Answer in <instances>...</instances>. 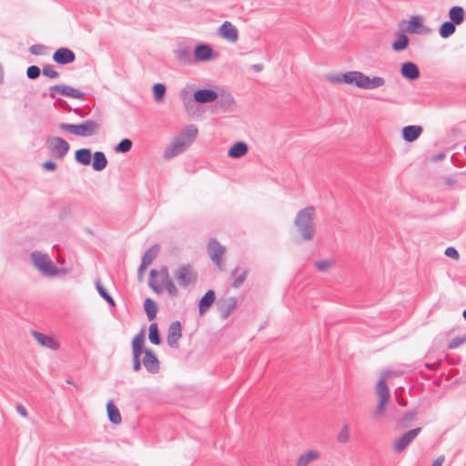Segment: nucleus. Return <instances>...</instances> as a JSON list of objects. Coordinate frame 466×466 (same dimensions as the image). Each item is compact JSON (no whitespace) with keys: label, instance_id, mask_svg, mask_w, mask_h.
<instances>
[{"label":"nucleus","instance_id":"f257e3e1","mask_svg":"<svg viewBox=\"0 0 466 466\" xmlns=\"http://www.w3.org/2000/svg\"><path fill=\"white\" fill-rule=\"evenodd\" d=\"M327 80L335 84L354 85L359 88L372 90L379 88L385 84V79L380 76H373L372 78L360 71H349L344 74L328 75Z\"/></svg>","mask_w":466,"mask_h":466},{"label":"nucleus","instance_id":"f03ea898","mask_svg":"<svg viewBox=\"0 0 466 466\" xmlns=\"http://www.w3.org/2000/svg\"><path fill=\"white\" fill-rule=\"evenodd\" d=\"M314 217L315 208L312 206L300 209L295 217L294 225L304 241H310L314 238L316 233Z\"/></svg>","mask_w":466,"mask_h":466},{"label":"nucleus","instance_id":"7ed1b4c3","mask_svg":"<svg viewBox=\"0 0 466 466\" xmlns=\"http://www.w3.org/2000/svg\"><path fill=\"white\" fill-rule=\"evenodd\" d=\"M58 127L62 131H66L78 137H92L98 134L100 130V125L93 119H87L79 124L61 123Z\"/></svg>","mask_w":466,"mask_h":466},{"label":"nucleus","instance_id":"20e7f679","mask_svg":"<svg viewBox=\"0 0 466 466\" xmlns=\"http://www.w3.org/2000/svg\"><path fill=\"white\" fill-rule=\"evenodd\" d=\"M174 277L181 288L196 285L198 273L189 264L180 265L174 272Z\"/></svg>","mask_w":466,"mask_h":466},{"label":"nucleus","instance_id":"39448f33","mask_svg":"<svg viewBox=\"0 0 466 466\" xmlns=\"http://www.w3.org/2000/svg\"><path fill=\"white\" fill-rule=\"evenodd\" d=\"M31 258L35 267L46 276H56L57 272L56 267L49 259L48 256L40 251H34Z\"/></svg>","mask_w":466,"mask_h":466},{"label":"nucleus","instance_id":"423d86ee","mask_svg":"<svg viewBox=\"0 0 466 466\" xmlns=\"http://www.w3.org/2000/svg\"><path fill=\"white\" fill-rule=\"evenodd\" d=\"M46 145L54 157L62 159L68 153L70 145L60 137H51L46 140Z\"/></svg>","mask_w":466,"mask_h":466},{"label":"nucleus","instance_id":"0eeeda50","mask_svg":"<svg viewBox=\"0 0 466 466\" xmlns=\"http://www.w3.org/2000/svg\"><path fill=\"white\" fill-rule=\"evenodd\" d=\"M56 94L77 99L85 96L84 92L66 85H56L49 88V96L51 98H56Z\"/></svg>","mask_w":466,"mask_h":466},{"label":"nucleus","instance_id":"6e6552de","mask_svg":"<svg viewBox=\"0 0 466 466\" xmlns=\"http://www.w3.org/2000/svg\"><path fill=\"white\" fill-rule=\"evenodd\" d=\"M421 429L420 427L411 429L406 431L399 439H396L393 442V450L395 452H401L404 451L410 443L419 435Z\"/></svg>","mask_w":466,"mask_h":466},{"label":"nucleus","instance_id":"1a4fd4ad","mask_svg":"<svg viewBox=\"0 0 466 466\" xmlns=\"http://www.w3.org/2000/svg\"><path fill=\"white\" fill-rule=\"evenodd\" d=\"M208 252L210 259L219 268H222V257L226 252V248L215 238L209 240L208 244Z\"/></svg>","mask_w":466,"mask_h":466},{"label":"nucleus","instance_id":"9d476101","mask_svg":"<svg viewBox=\"0 0 466 466\" xmlns=\"http://www.w3.org/2000/svg\"><path fill=\"white\" fill-rule=\"evenodd\" d=\"M143 354L142 363L147 371L151 374L157 373L160 370V363L155 352L151 349H146Z\"/></svg>","mask_w":466,"mask_h":466},{"label":"nucleus","instance_id":"9b49d317","mask_svg":"<svg viewBox=\"0 0 466 466\" xmlns=\"http://www.w3.org/2000/svg\"><path fill=\"white\" fill-rule=\"evenodd\" d=\"M182 337L181 324L179 321H173L167 330V342L172 349H178V340Z\"/></svg>","mask_w":466,"mask_h":466},{"label":"nucleus","instance_id":"f8f14e48","mask_svg":"<svg viewBox=\"0 0 466 466\" xmlns=\"http://www.w3.org/2000/svg\"><path fill=\"white\" fill-rule=\"evenodd\" d=\"M188 146L189 143H187L181 137H176L165 149L164 157L166 159H171L185 151Z\"/></svg>","mask_w":466,"mask_h":466},{"label":"nucleus","instance_id":"ddd939ff","mask_svg":"<svg viewBox=\"0 0 466 466\" xmlns=\"http://www.w3.org/2000/svg\"><path fill=\"white\" fill-rule=\"evenodd\" d=\"M53 61L58 65H68L76 60V54L68 47H60L53 54Z\"/></svg>","mask_w":466,"mask_h":466},{"label":"nucleus","instance_id":"4468645a","mask_svg":"<svg viewBox=\"0 0 466 466\" xmlns=\"http://www.w3.org/2000/svg\"><path fill=\"white\" fill-rule=\"evenodd\" d=\"M214 50L208 44H198L194 49V62H206L213 58Z\"/></svg>","mask_w":466,"mask_h":466},{"label":"nucleus","instance_id":"2eb2a0df","mask_svg":"<svg viewBox=\"0 0 466 466\" xmlns=\"http://www.w3.org/2000/svg\"><path fill=\"white\" fill-rule=\"evenodd\" d=\"M218 93L213 89L202 88L198 89L193 94V99L198 104H207L214 102L218 99Z\"/></svg>","mask_w":466,"mask_h":466},{"label":"nucleus","instance_id":"dca6fc26","mask_svg":"<svg viewBox=\"0 0 466 466\" xmlns=\"http://www.w3.org/2000/svg\"><path fill=\"white\" fill-rule=\"evenodd\" d=\"M219 35L226 40L235 43L238 39V31L229 21H225L218 29Z\"/></svg>","mask_w":466,"mask_h":466},{"label":"nucleus","instance_id":"f3484780","mask_svg":"<svg viewBox=\"0 0 466 466\" xmlns=\"http://www.w3.org/2000/svg\"><path fill=\"white\" fill-rule=\"evenodd\" d=\"M217 106L224 112H233L235 109V99L231 94L228 92H222L218 94V97L216 100Z\"/></svg>","mask_w":466,"mask_h":466},{"label":"nucleus","instance_id":"a211bd4d","mask_svg":"<svg viewBox=\"0 0 466 466\" xmlns=\"http://www.w3.org/2000/svg\"><path fill=\"white\" fill-rule=\"evenodd\" d=\"M401 76L408 80H415L420 76V70L413 62H405L400 67Z\"/></svg>","mask_w":466,"mask_h":466},{"label":"nucleus","instance_id":"6ab92c4d","mask_svg":"<svg viewBox=\"0 0 466 466\" xmlns=\"http://www.w3.org/2000/svg\"><path fill=\"white\" fill-rule=\"evenodd\" d=\"M237 307L235 298H228L219 302L218 310L223 319H227Z\"/></svg>","mask_w":466,"mask_h":466},{"label":"nucleus","instance_id":"aec40b11","mask_svg":"<svg viewBox=\"0 0 466 466\" xmlns=\"http://www.w3.org/2000/svg\"><path fill=\"white\" fill-rule=\"evenodd\" d=\"M216 300V294L213 289H208L198 302V311L200 315L205 312L213 305Z\"/></svg>","mask_w":466,"mask_h":466},{"label":"nucleus","instance_id":"412c9836","mask_svg":"<svg viewBox=\"0 0 466 466\" xmlns=\"http://www.w3.org/2000/svg\"><path fill=\"white\" fill-rule=\"evenodd\" d=\"M423 129L420 126L410 125L402 129V137L406 142H413L419 138Z\"/></svg>","mask_w":466,"mask_h":466},{"label":"nucleus","instance_id":"4be33fe9","mask_svg":"<svg viewBox=\"0 0 466 466\" xmlns=\"http://www.w3.org/2000/svg\"><path fill=\"white\" fill-rule=\"evenodd\" d=\"M35 339L43 347L56 350L58 349V344L54 340V339L50 336L45 335L39 331L32 330L31 331Z\"/></svg>","mask_w":466,"mask_h":466},{"label":"nucleus","instance_id":"5701e85b","mask_svg":"<svg viewBox=\"0 0 466 466\" xmlns=\"http://www.w3.org/2000/svg\"><path fill=\"white\" fill-rule=\"evenodd\" d=\"M145 344V329H142L132 339V354H143L146 351Z\"/></svg>","mask_w":466,"mask_h":466},{"label":"nucleus","instance_id":"b1692460","mask_svg":"<svg viewBox=\"0 0 466 466\" xmlns=\"http://www.w3.org/2000/svg\"><path fill=\"white\" fill-rule=\"evenodd\" d=\"M248 151L247 143L238 141L228 149V156L232 158H239L245 156Z\"/></svg>","mask_w":466,"mask_h":466},{"label":"nucleus","instance_id":"393cba45","mask_svg":"<svg viewBox=\"0 0 466 466\" xmlns=\"http://www.w3.org/2000/svg\"><path fill=\"white\" fill-rule=\"evenodd\" d=\"M466 13L463 7L460 5H454L449 10L450 21L454 23L456 25L462 24L465 20Z\"/></svg>","mask_w":466,"mask_h":466},{"label":"nucleus","instance_id":"a878e982","mask_svg":"<svg viewBox=\"0 0 466 466\" xmlns=\"http://www.w3.org/2000/svg\"><path fill=\"white\" fill-rule=\"evenodd\" d=\"M175 57L183 65L194 64V57L191 55V51L187 47H181L174 51Z\"/></svg>","mask_w":466,"mask_h":466},{"label":"nucleus","instance_id":"bb28decb","mask_svg":"<svg viewBox=\"0 0 466 466\" xmlns=\"http://www.w3.org/2000/svg\"><path fill=\"white\" fill-rule=\"evenodd\" d=\"M107 158L104 152L96 151L93 155L92 167L96 171H102L107 166Z\"/></svg>","mask_w":466,"mask_h":466},{"label":"nucleus","instance_id":"cd10ccee","mask_svg":"<svg viewBox=\"0 0 466 466\" xmlns=\"http://www.w3.org/2000/svg\"><path fill=\"white\" fill-rule=\"evenodd\" d=\"M75 159L81 165L88 166L92 161V152L89 148H80L76 151Z\"/></svg>","mask_w":466,"mask_h":466},{"label":"nucleus","instance_id":"c85d7f7f","mask_svg":"<svg viewBox=\"0 0 466 466\" xmlns=\"http://www.w3.org/2000/svg\"><path fill=\"white\" fill-rule=\"evenodd\" d=\"M106 410H107V416H108V420L114 423V424H118L121 422V414L118 410V409L116 408V406L113 403L112 400H109L106 404Z\"/></svg>","mask_w":466,"mask_h":466},{"label":"nucleus","instance_id":"c756f323","mask_svg":"<svg viewBox=\"0 0 466 466\" xmlns=\"http://www.w3.org/2000/svg\"><path fill=\"white\" fill-rule=\"evenodd\" d=\"M456 31V25L451 21H445L439 28V34L442 38H448Z\"/></svg>","mask_w":466,"mask_h":466},{"label":"nucleus","instance_id":"7c9ffc66","mask_svg":"<svg viewBox=\"0 0 466 466\" xmlns=\"http://www.w3.org/2000/svg\"><path fill=\"white\" fill-rule=\"evenodd\" d=\"M144 309L148 319L153 320L157 316L158 309L157 303L153 299L147 298L144 301Z\"/></svg>","mask_w":466,"mask_h":466},{"label":"nucleus","instance_id":"2f4dec72","mask_svg":"<svg viewBox=\"0 0 466 466\" xmlns=\"http://www.w3.org/2000/svg\"><path fill=\"white\" fill-rule=\"evenodd\" d=\"M318 457L319 453L317 451H307L306 453H303L299 457L296 466H308L311 461L316 460Z\"/></svg>","mask_w":466,"mask_h":466},{"label":"nucleus","instance_id":"473e14b6","mask_svg":"<svg viewBox=\"0 0 466 466\" xmlns=\"http://www.w3.org/2000/svg\"><path fill=\"white\" fill-rule=\"evenodd\" d=\"M159 250L160 248L157 244L153 245L149 249H147L142 257V262L144 263V265H150L153 262V260L157 258Z\"/></svg>","mask_w":466,"mask_h":466},{"label":"nucleus","instance_id":"72a5a7b5","mask_svg":"<svg viewBox=\"0 0 466 466\" xmlns=\"http://www.w3.org/2000/svg\"><path fill=\"white\" fill-rule=\"evenodd\" d=\"M376 390L379 396V400H389L390 390L383 377L378 381Z\"/></svg>","mask_w":466,"mask_h":466},{"label":"nucleus","instance_id":"f704fd0d","mask_svg":"<svg viewBox=\"0 0 466 466\" xmlns=\"http://www.w3.org/2000/svg\"><path fill=\"white\" fill-rule=\"evenodd\" d=\"M408 44H409L408 36L403 33H400L398 35L397 39L392 43V49L397 52L402 51V50L406 49V47L408 46Z\"/></svg>","mask_w":466,"mask_h":466},{"label":"nucleus","instance_id":"c9c22d12","mask_svg":"<svg viewBox=\"0 0 466 466\" xmlns=\"http://www.w3.org/2000/svg\"><path fill=\"white\" fill-rule=\"evenodd\" d=\"M148 339L154 345H159L161 343V337L159 334L158 327L157 323H151L149 326Z\"/></svg>","mask_w":466,"mask_h":466},{"label":"nucleus","instance_id":"e433bc0d","mask_svg":"<svg viewBox=\"0 0 466 466\" xmlns=\"http://www.w3.org/2000/svg\"><path fill=\"white\" fill-rule=\"evenodd\" d=\"M422 27H423V25L420 22V18L419 16H412L409 20V25L407 28V32H409L410 34H419L421 32Z\"/></svg>","mask_w":466,"mask_h":466},{"label":"nucleus","instance_id":"4c0bfd02","mask_svg":"<svg viewBox=\"0 0 466 466\" xmlns=\"http://www.w3.org/2000/svg\"><path fill=\"white\" fill-rule=\"evenodd\" d=\"M96 288L99 295L111 306L115 307L116 303L112 296L109 295L106 288L102 285L100 280L96 281Z\"/></svg>","mask_w":466,"mask_h":466},{"label":"nucleus","instance_id":"58836bf2","mask_svg":"<svg viewBox=\"0 0 466 466\" xmlns=\"http://www.w3.org/2000/svg\"><path fill=\"white\" fill-rule=\"evenodd\" d=\"M238 270H239L238 268H236L231 272V277L234 278L232 287L236 288V289L239 288L244 283V281L246 280V278H247V274H248L247 270H243L239 275H238Z\"/></svg>","mask_w":466,"mask_h":466},{"label":"nucleus","instance_id":"ea45409f","mask_svg":"<svg viewBox=\"0 0 466 466\" xmlns=\"http://www.w3.org/2000/svg\"><path fill=\"white\" fill-rule=\"evenodd\" d=\"M166 94V86L161 83H157L153 86V96L157 102L163 100Z\"/></svg>","mask_w":466,"mask_h":466},{"label":"nucleus","instance_id":"a19ab883","mask_svg":"<svg viewBox=\"0 0 466 466\" xmlns=\"http://www.w3.org/2000/svg\"><path fill=\"white\" fill-rule=\"evenodd\" d=\"M133 142L129 138H123L115 147L119 153H127L131 150Z\"/></svg>","mask_w":466,"mask_h":466},{"label":"nucleus","instance_id":"79ce46f5","mask_svg":"<svg viewBox=\"0 0 466 466\" xmlns=\"http://www.w3.org/2000/svg\"><path fill=\"white\" fill-rule=\"evenodd\" d=\"M182 134L189 139L187 143L190 144L198 135V128L194 125H188L183 128Z\"/></svg>","mask_w":466,"mask_h":466},{"label":"nucleus","instance_id":"37998d69","mask_svg":"<svg viewBox=\"0 0 466 466\" xmlns=\"http://www.w3.org/2000/svg\"><path fill=\"white\" fill-rule=\"evenodd\" d=\"M465 342H466V333L463 336L453 338L450 341V343L448 345V349H450V350L457 349L460 346H461L462 344H464Z\"/></svg>","mask_w":466,"mask_h":466},{"label":"nucleus","instance_id":"c03bdc74","mask_svg":"<svg viewBox=\"0 0 466 466\" xmlns=\"http://www.w3.org/2000/svg\"><path fill=\"white\" fill-rule=\"evenodd\" d=\"M164 288L167 289V291L168 292V294L171 296V297H177V294H178V291H177V287L175 286L172 279H167L166 280L164 283H162Z\"/></svg>","mask_w":466,"mask_h":466},{"label":"nucleus","instance_id":"a18cd8bd","mask_svg":"<svg viewBox=\"0 0 466 466\" xmlns=\"http://www.w3.org/2000/svg\"><path fill=\"white\" fill-rule=\"evenodd\" d=\"M41 69L37 66H30L26 69V76L29 79L35 80L39 77Z\"/></svg>","mask_w":466,"mask_h":466},{"label":"nucleus","instance_id":"49530a36","mask_svg":"<svg viewBox=\"0 0 466 466\" xmlns=\"http://www.w3.org/2000/svg\"><path fill=\"white\" fill-rule=\"evenodd\" d=\"M47 47L44 45L35 44L29 47V52L35 56H43L46 54Z\"/></svg>","mask_w":466,"mask_h":466},{"label":"nucleus","instance_id":"de8ad7c7","mask_svg":"<svg viewBox=\"0 0 466 466\" xmlns=\"http://www.w3.org/2000/svg\"><path fill=\"white\" fill-rule=\"evenodd\" d=\"M42 73L44 76L50 78H57L59 76V73L56 71L51 65H45L42 69Z\"/></svg>","mask_w":466,"mask_h":466},{"label":"nucleus","instance_id":"09e8293b","mask_svg":"<svg viewBox=\"0 0 466 466\" xmlns=\"http://www.w3.org/2000/svg\"><path fill=\"white\" fill-rule=\"evenodd\" d=\"M333 262L331 260H318L315 261V267L320 272L327 271L331 266Z\"/></svg>","mask_w":466,"mask_h":466},{"label":"nucleus","instance_id":"8fccbe9b","mask_svg":"<svg viewBox=\"0 0 466 466\" xmlns=\"http://www.w3.org/2000/svg\"><path fill=\"white\" fill-rule=\"evenodd\" d=\"M350 434H349V426L344 425L340 432L339 433L337 440L339 443H345L349 441Z\"/></svg>","mask_w":466,"mask_h":466},{"label":"nucleus","instance_id":"3c124183","mask_svg":"<svg viewBox=\"0 0 466 466\" xmlns=\"http://www.w3.org/2000/svg\"><path fill=\"white\" fill-rule=\"evenodd\" d=\"M141 355L142 354L133 355V370L136 372H138L139 370H141V364H142V360L140 359Z\"/></svg>","mask_w":466,"mask_h":466},{"label":"nucleus","instance_id":"603ef678","mask_svg":"<svg viewBox=\"0 0 466 466\" xmlns=\"http://www.w3.org/2000/svg\"><path fill=\"white\" fill-rule=\"evenodd\" d=\"M387 402H388V400H379L378 406H377L376 410L374 412V415L376 417H379V416L382 415V413L385 410V405H386Z\"/></svg>","mask_w":466,"mask_h":466},{"label":"nucleus","instance_id":"864d4df0","mask_svg":"<svg viewBox=\"0 0 466 466\" xmlns=\"http://www.w3.org/2000/svg\"><path fill=\"white\" fill-rule=\"evenodd\" d=\"M444 254L447 256V257H450V258H455V259H458L460 255H459V252L457 251V249L453 247H449L445 249V252Z\"/></svg>","mask_w":466,"mask_h":466},{"label":"nucleus","instance_id":"5fc2aeb1","mask_svg":"<svg viewBox=\"0 0 466 466\" xmlns=\"http://www.w3.org/2000/svg\"><path fill=\"white\" fill-rule=\"evenodd\" d=\"M42 167L45 170L54 171L56 168V164L52 160H48V161L44 162Z\"/></svg>","mask_w":466,"mask_h":466},{"label":"nucleus","instance_id":"6e6d98bb","mask_svg":"<svg viewBox=\"0 0 466 466\" xmlns=\"http://www.w3.org/2000/svg\"><path fill=\"white\" fill-rule=\"evenodd\" d=\"M148 286L157 294L163 292L164 288L159 285H157L152 279H149Z\"/></svg>","mask_w":466,"mask_h":466},{"label":"nucleus","instance_id":"4d7b16f0","mask_svg":"<svg viewBox=\"0 0 466 466\" xmlns=\"http://www.w3.org/2000/svg\"><path fill=\"white\" fill-rule=\"evenodd\" d=\"M56 105H58L59 106L63 107L66 111H72L71 106L67 104V102L62 98H56Z\"/></svg>","mask_w":466,"mask_h":466},{"label":"nucleus","instance_id":"13d9d810","mask_svg":"<svg viewBox=\"0 0 466 466\" xmlns=\"http://www.w3.org/2000/svg\"><path fill=\"white\" fill-rule=\"evenodd\" d=\"M416 417V412L413 410H409L404 414L403 420L407 423L412 421Z\"/></svg>","mask_w":466,"mask_h":466},{"label":"nucleus","instance_id":"bf43d9fd","mask_svg":"<svg viewBox=\"0 0 466 466\" xmlns=\"http://www.w3.org/2000/svg\"><path fill=\"white\" fill-rule=\"evenodd\" d=\"M160 275L162 276V283H164L167 279H171L168 269L166 267H163L160 269Z\"/></svg>","mask_w":466,"mask_h":466},{"label":"nucleus","instance_id":"052dcab7","mask_svg":"<svg viewBox=\"0 0 466 466\" xmlns=\"http://www.w3.org/2000/svg\"><path fill=\"white\" fill-rule=\"evenodd\" d=\"M16 411L22 416V417H27L28 413L25 406L22 404H17L15 407Z\"/></svg>","mask_w":466,"mask_h":466},{"label":"nucleus","instance_id":"680f3d73","mask_svg":"<svg viewBox=\"0 0 466 466\" xmlns=\"http://www.w3.org/2000/svg\"><path fill=\"white\" fill-rule=\"evenodd\" d=\"M147 265H144L143 262H141L139 268H138V270H137V277H138V279L141 281L143 279V276H144V272L147 268Z\"/></svg>","mask_w":466,"mask_h":466},{"label":"nucleus","instance_id":"e2e57ef3","mask_svg":"<svg viewBox=\"0 0 466 466\" xmlns=\"http://www.w3.org/2000/svg\"><path fill=\"white\" fill-rule=\"evenodd\" d=\"M445 457L443 455H441L433 461L431 466H442Z\"/></svg>","mask_w":466,"mask_h":466},{"label":"nucleus","instance_id":"0e129e2a","mask_svg":"<svg viewBox=\"0 0 466 466\" xmlns=\"http://www.w3.org/2000/svg\"><path fill=\"white\" fill-rule=\"evenodd\" d=\"M252 68L256 72H260L263 69V65L262 64H255L252 66Z\"/></svg>","mask_w":466,"mask_h":466},{"label":"nucleus","instance_id":"69168bd1","mask_svg":"<svg viewBox=\"0 0 466 466\" xmlns=\"http://www.w3.org/2000/svg\"><path fill=\"white\" fill-rule=\"evenodd\" d=\"M444 157H445V154H444V153H440V154H438V155L434 156V157H432V159H433L434 161H440V160L443 159Z\"/></svg>","mask_w":466,"mask_h":466},{"label":"nucleus","instance_id":"338daca9","mask_svg":"<svg viewBox=\"0 0 466 466\" xmlns=\"http://www.w3.org/2000/svg\"><path fill=\"white\" fill-rule=\"evenodd\" d=\"M74 111L75 114L84 117L85 116V114L79 109V108H75V109H72Z\"/></svg>","mask_w":466,"mask_h":466},{"label":"nucleus","instance_id":"774afa93","mask_svg":"<svg viewBox=\"0 0 466 466\" xmlns=\"http://www.w3.org/2000/svg\"><path fill=\"white\" fill-rule=\"evenodd\" d=\"M425 366H426L427 369L435 370L437 368L438 364L427 363Z\"/></svg>","mask_w":466,"mask_h":466}]
</instances>
